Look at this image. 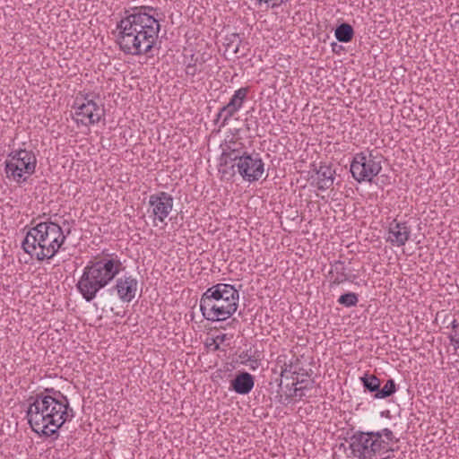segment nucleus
<instances>
[{"label":"nucleus","mask_w":459,"mask_h":459,"mask_svg":"<svg viewBox=\"0 0 459 459\" xmlns=\"http://www.w3.org/2000/svg\"><path fill=\"white\" fill-rule=\"evenodd\" d=\"M157 9L152 6L134 7L117 23V43L126 55L142 56L156 44L160 30Z\"/></svg>","instance_id":"nucleus-1"},{"label":"nucleus","mask_w":459,"mask_h":459,"mask_svg":"<svg viewBox=\"0 0 459 459\" xmlns=\"http://www.w3.org/2000/svg\"><path fill=\"white\" fill-rule=\"evenodd\" d=\"M26 418L31 429L44 437H58V429L74 417L68 399L60 391L46 388L28 399Z\"/></svg>","instance_id":"nucleus-2"},{"label":"nucleus","mask_w":459,"mask_h":459,"mask_svg":"<svg viewBox=\"0 0 459 459\" xmlns=\"http://www.w3.org/2000/svg\"><path fill=\"white\" fill-rule=\"evenodd\" d=\"M123 268L122 262L114 254L91 260L83 268L76 288L82 298L91 302L100 290L114 281Z\"/></svg>","instance_id":"nucleus-3"},{"label":"nucleus","mask_w":459,"mask_h":459,"mask_svg":"<svg viewBox=\"0 0 459 459\" xmlns=\"http://www.w3.org/2000/svg\"><path fill=\"white\" fill-rule=\"evenodd\" d=\"M70 233V229L65 233L62 227L56 222H39L28 230L22 247L25 253L38 261L50 259L62 247Z\"/></svg>","instance_id":"nucleus-4"},{"label":"nucleus","mask_w":459,"mask_h":459,"mask_svg":"<svg viewBox=\"0 0 459 459\" xmlns=\"http://www.w3.org/2000/svg\"><path fill=\"white\" fill-rule=\"evenodd\" d=\"M238 299V290L233 285L217 283L201 296L200 310L208 321H224L237 311Z\"/></svg>","instance_id":"nucleus-5"},{"label":"nucleus","mask_w":459,"mask_h":459,"mask_svg":"<svg viewBox=\"0 0 459 459\" xmlns=\"http://www.w3.org/2000/svg\"><path fill=\"white\" fill-rule=\"evenodd\" d=\"M350 454L355 459H377L388 452H394L393 444L397 443L394 432L387 429L377 431L354 432L348 439Z\"/></svg>","instance_id":"nucleus-6"},{"label":"nucleus","mask_w":459,"mask_h":459,"mask_svg":"<svg viewBox=\"0 0 459 459\" xmlns=\"http://www.w3.org/2000/svg\"><path fill=\"white\" fill-rule=\"evenodd\" d=\"M6 178L22 185L35 173L37 158L32 151L19 149L12 151L4 161Z\"/></svg>","instance_id":"nucleus-7"},{"label":"nucleus","mask_w":459,"mask_h":459,"mask_svg":"<svg viewBox=\"0 0 459 459\" xmlns=\"http://www.w3.org/2000/svg\"><path fill=\"white\" fill-rule=\"evenodd\" d=\"M237 169L243 180L249 183L259 180L264 172V163L259 153L252 152L239 157L236 163H232L229 169H219L223 177L232 178Z\"/></svg>","instance_id":"nucleus-8"},{"label":"nucleus","mask_w":459,"mask_h":459,"mask_svg":"<svg viewBox=\"0 0 459 459\" xmlns=\"http://www.w3.org/2000/svg\"><path fill=\"white\" fill-rule=\"evenodd\" d=\"M382 156L374 152H359L355 154L351 163V173L359 183L371 182L382 169Z\"/></svg>","instance_id":"nucleus-9"},{"label":"nucleus","mask_w":459,"mask_h":459,"mask_svg":"<svg viewBox=\"0 0 459 459\" xmlns=\"http://www.w3.org/2000/svg\"><path fill=\"white\" fill-rule=\"evenodd\" d=\"M74 108L75 109V122L84 126L94 125L100 122L104 116V108L92 100L85 99L81 102L76 99Z\"/></svg>","instance_id":"nucleus-10"},{"label":"nucleus","mask_w":459,"mask_h":459,"mask_svg":"<svg viewBox=\"0 0 459 459\" xmlns=\"http://www.w3.org/2000/svg\"><path fill=\"white\" fill-rule=\"evenodd\" d=\"M173 203V197L167 192L161 191L152 194L149 197L148 212L153 216L154 221H158L162 223L171 212Z\"/></svg>","instance_id":"nucleus-11"},{"label":"nucleus","mask_w":459,"mask_h":459,"mask_svg":"<svg viewBox=\"0 0 459 459\" xmlns=\"http://www.w3.org/2000/svg\"><path fill=\"white\" fill-rule=\"evenodd\" d=\"M138 281L132 275H124L116 281L112 290L117 291L122 302H131L136 295Z\"/></svg>","instance_id":"nucleus-12"},{"label":"nucleus","mask_w":459,"mask_h":459,"mask_svg":"<svg viewBox=\"0 0 459 459\" xmlns=\"http://www.w3.org/2000/svg\"><path fill=\"white\" fill-rule=\"evenodd\" d=\"M247 152L242 143L230 142L223 149L220 158L219 169H229L232 163H236L239 157L246 155Z\"/></svg>","instance_id":"nucleus-13"},{"label":"nucleus","mask_w":459,"mask_h":459,"mask_svg":"<svg viewBox=\"0 0 459 459\" xmlns=\"http://www.w3.org/2000/svg\"><path fill=\"white\" fill-rule=\"evenodd\" d=\"M411 235V230L406 222H398L394 220L388 229L387 241L397 247L404 246Z\"/></svg>","instance_id":"nucleus-14"},{"label":"nucleus","mask_w":459,"mask_h":459,"mask_svg":"<svg viewBox=\"0 0 459 459\" xmlns=\"http://www.w3.org/2000/svg\"><path fill=\"white\" fill-rule=\"evenodd\" d=\"M255 385V378L248 372H240L230 381V389L238 394H247Z\"/></svg>","instance_id":"nucleus-15"},{"label":"nucleus","mask_w":459,"mask_h":459,"mask_svg":"<svg viewBox=\"0 0 459 459\" xmlns=\"http://www.w3.org/2000/svg\"><path fill=\"white\" fill-rule=\"evenodd\" d=\"M333 281L331 285H339L344 281L354 282L356 279L355 274H350L344 262L341 260L334 261L331 264V271Z\"/></svg>","instance_id":"nucleus-16"},{"label":"nucleus","mask_w":459,"mask_h":459,"mask_svg":"<svg viewBox=\"0 0 459 459\" xmlns=\"http://www.w3.org/2000/svg\"><path fill=\"white\" fill-rule=\"evenodd\" d=\"M317 188L319 190L329 189L333 185V171L328 166H320L316 170Z\"/></svg>","instance_id":"nucleus-17"},{"label":"nucleus","mask_w":459,"mask_h":459,"mask_svg":"<svg viewBox=\"0 0 459 459\" xmlns=\"http://www.w3.org/2000/svg\"><path fill=\"white\" fill-rule=\"evenodd\" d=\"M239 110L238 108H233L230 103L221 107L216 115L214 119L215 124H219V128L225 127L230 119Z\"/></svg>","instance_id":"nucleus-18"},{"label":"nucleus","mask_w":459,"mask_h":459,"mask_svg":"<svg viewBox=\"0 0 459 459\" xmlns=\"http://www.w3.org/2000/svg\"><path fill=\"white\" fill-rule=\"evenodd\" d=\"M334 35L338 41L348 43L354 36V30L351 25L343 22L336 27Z\"/></svg>","instance_id":"nucleus-19"},{"label":"nucleus","mask_w":459,"mask_h":459,"mask_svg":"<svg viewBox=\"0 0 459 459\" xmlns=\"http://www.w3.org/2000/svg\"><path fill=\"white\" fill-rule=\"evenodd\" d=\"M248 91L249 89L247 87L239 88L234 92L228 103H230L233 108L240 110L247 98Z\"/></svg>","instance_id":"nucleus-20"},{"label":"nucleus","mask_w":459,"mask_h":459,"mask_svg":"<svg viewBox=\"0 0 459 459\" xmlns=\"http://www.w3.org/2000/svg\"><path fill=\"white\" fill-rule=\"evenodd\" d=\"M360 380L365 390L375 394L378 392L381 383L380 379L375 375L365 374L362 377H360Z\"/></svg>","instance_id":"nucleus-21"},{"label":"nucleus","mask_w":459,"mask_h":459,"mask_svg":"<svg viewBox=\"0 0 459 459\" xmlns=\"http://www.w3.org/2000/svg\"><path fill=\"white\" fill-rule=\"evenodd\" d=\"M396 392V385L394 379H388L385 385L374 394L376 399H385Z\"/></svg>","instance_id":"nucleus-22"},{"label":"nucleus","mask_w":459,"mask_h":459,"mask_svg":"<svg viewBox=\"0 0 459 459\" xmlns=\"http://www.w3.org/2000/svg\"><path fill=\"white\" fill-rule=\"evenodd\" d=\"M240 44L241 39L237 33H232L227 36L225 39L226 51H229L232 54H238L239 52Z\"/></svg>","instance_id":"nucleus-23"},{"label":"nucleus","mask_w":459,"mask_h":459,"mask_svg":"<svg viewBox=\"0 0 459 459\" xmlns=\"http://www.w3.org/2000/svg\"><path fill=\"white\" fill-rule=\"evenodd\" d=\"M359 301L358 295L354 292H347L341 295L338 303L346 307H355Z\"/></svg>","instance_id":"nucleus-24"},{"label":"nucleus","mask_w":459,"mask_h":459,"mask_svg":"<svg viewBox=\"0 0 459 459\" xmlns=\"http://www.w3.org/2000/svg\"><path fill=\"white\" fill-rule=\"evenodd\" d=\"M197 59L194 60V56H191V62L186 67V74L190 76H195L201 70L198 69L196 65Z\"/></svg>","instance_id":"nucleus-25"},{"label":"nucleus","mask_w":459,"mask_h":459,"mask_svg":"<svg viewBox=\"0 0 459 459\" xmlns=\"http://www.w3.org/2000/svg\"><path fill=\"white\" fill-rule=\"evenodd\" d=\"M259 5L266 4L269 6V3L272 2L271 7L275 8L287 2V0H255Z\"/></svg>","instance_id":"nucleus-26"},{"label":"nucleus","mask_w":459,"mask_h":459,"mask_svg":"<svg viewBox=\"0 0 459 459\" xmlns=\"http://www.w3.org/2000/svg\"><path fill=\"white\" fill-rule=\"evenodd\" d=\"M245 126L247 131L255 130L257 127V121L255 117L253 119V117L251 116L249 118H246Z\"/></svg>","instance_id":"nucleus-27"},{"label":"nucleus","mask_w":459,"mask_h":459,"mask_svg":"<svg viewBox=\"0 0 459 459\" xmlns=\"http://www.w3.org/2000/svg\"><path fill=\"white\" fill-rule=\"evenodd\" d=\"M226 339V334L217 335L212 339V344L214 345L213 350L218 351L220 349V343L223 342Z\"/></svg>","instance_id":"nucleus-28"},{"label":"nucleus","mask_w":459,"mask_h":459,"mask_svg":"<svg viewBox=\"0 0 459 459\" xmlns=\"http://www.w3.org/2000/svg\"><path fill=\"white\" fill-rule=\"evenodd\" d=\"M449 22H451V25L454 27L459 26V13H453L450 16Z\"/></svg>","instance_id":"nucleus-29"},{"label":"nucleus","mask_w":459,"mask_h":459,"mask_svg":"<svg viewBox=\"0 0 459 459\" xmlns=\"http://www.w3.org/2000/svg\"><path fill=\"white\" fill-rule=\"evenodd\" d=\"M390 452L385 454L384 455L382 456H379L380 459H390L391 458V454H389Z\"/></svg>","instance_id":"nucleus-30"},{"label":"nucleus","mask_w":459,"mask_h":459,"mask_svg":"<svg viewBox=\"0 0 459 459\" xmlns=\"http://www.w3.org/2000/svg\"><path fill=\"white\" fill-rule=\"evenodd\" d=\"M451 325L454 329L457 328L459 325L456 320H454Z\"/></svg>","instance_id":"nucleus-31"},{"label":"nucleus","mask_w":459,"mask_h":459,"mask_svg":"<svg viewBox=\"0 0 459 459\" xmlns=\"http://www.w3.org/2000/svg\"><path fill=\"white\" fill-rule=\"evenodd\" d=\"M248 360H251L252 362H254V363H255L257 365V360L256 359H251V358L249 357Z\"/></svg>","instance_id":"nucleus-32"},{"label":"nucleus","mask_w":459,"mask_h":459,"mask_svg":"<svg viewBox=\"0 0 459 459\" xmlns=\"http://www.w3.org/2000/svg\"><path fill=\"white\" fill-rule=\"evenodd\" d=\"M302 382H304V380H300L299 377H297V383L296 384L302 383Z\"/></svg>","instance_id":"nucleus-33"},{"label":"nucleus","mask_w":459,"mask_h":459,"mask_svg":"<svg viewBox=\"0 0 459 459\" xmlns=\"http://www.w3.org/2000/svg\"><path fill=\"white\" fill-rule=\"evenodd\" d=\"M332 47H333V50L334 51V47H337V44L336 43H333Z\"/></svg>","instance_id":"nucleus-34"},{"label":"nucleus","mask_w":459,"mask_h":459,"mask_svg":"<svg viewBox=\"0 0 459 459\" xmlns=\"http://www.w3.org/2000/svg\"><path fill=\"white\" fill-rule=\"evenodd\" d=\"M251 368L254 369L255 368V363H252Z\"/></svg>","instance_id":"nucleus-35"},{"label":"nucleus","mask_w":459,"mask_h":459,"mask_svg":"<svg viewBox=\"0 0 459 459\" xmlns=\"http://www.w3.org/2000/svg\"><path fill=\"white\" fill-rule=\"evenodd\" d=\"M251 368L254 369L255 368V363H252Z\"/></svg>","instance_id":"nucleus-36"}]
</instances>
